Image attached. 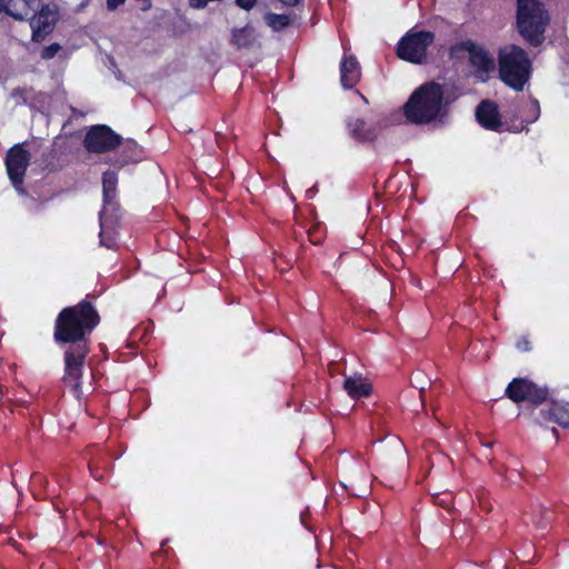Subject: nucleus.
<instances>
[{
	"label": "nucleus",
	"instance_id": "1",
	"mask_svg": "<svg viewBox=\"0 0 569 569\" xmlns=\"http://www.w3.org/2000/svg\"><path fill=\"white\" fill-rule=\"evenodd\" d=\"M0 10L16 20H29L34 42L46 40L59 19L57 6L42 0H0Z\"/></svg>",
	"mask_w": 569,
	"mask_h": 569
},
{
	"label": "nucleus",
	"instance_id": "2",
	"mask_svg": "<svg viewBox=\"0 0 569 569\" xmlns=\"http://www.w3.org/2000/svg\"><path fill=\"white\" fill-rule=\"evenodd\" d=\"M449 101L445 99L443 87L435 81L417 88L403 106L406 119L413 124L441 121L447 116Z\"/></svg>",
	"mask_w": 569,
	"mask_h": 569
},
{
	"label": "nucleus",
	"instance_id": "3",
	"mask_svg": "<svg viewBox=\"0 0 569 569\" xmlns=\"http://www.w3.org/2000/svg\"><path fill=\"white\" fill-rule=\"evenodd\" d=\"M90 296L73 306L72 318V339H73V381L78 380L77 372L79 366L87 355V338L100 322V316L89 300ZM80 387L78 382H73V391Z\"/></svg>",
	"mask_w": 569,
	"mask_h": 569
},
{
	"label": "nucleus",
	"instance_id": "4",
	"mask_svg": "<svg viewBox=\"0 0 569 569\" xmlns=\"http://www.w3.org/2000/svg\"><path fill=\"white\" fill-rule=\"evenodd\" d=\"M499 77L516 91H522L531 76L528 53L516 44H508L498 52Z\"/></svg>",
	"mask_w": 569,
	"mask_h": 569
},
{
	"label": "nucleus",
	"instance_id": "5",
	"mask_svg": "<svg viewBox=\"0 0 569 569\" xmlns=\"http://www.w3.org/2000/svg\"><path fill=\"white\" fill-rule=\"evenodd\" d=\"M548 23V11L539 0H517V26L531 46L541 44Z\"/></svg>",
	"mask_w": 569,
	"mask_h": 569
},
{
	"label": "nucleus",
	"instance_id": "6",
	"mask_svg": "<svg viewBox=\"0 0 569 569\" xmlns=\"http://www.w3.org/2000/svg\"><path fill=\"white\" fill-rule=\"evenodd\" d=\"M69 124L70 119L63 123L61 133L53 139L51 148L43 151L40 158L36 159L34 163L41 171L54 172L69 163L71 157Z\"/></svg>",
	"mask_w": 569,
	"mask_h": 569
},
{
	"label": "nucleus",
	"instance_id": "7",
	"mask_svg": "<svg viewBox=\"0 0 569 569\" xmlns=\"http://www.w3.org/2000/svg\"><path fill=\"white\" fill-rule=\"evenodd\" d=\"M26 146L27 141L13 144L4 158L8 178L19 194H26L24 178L31 162V152Z\"/></svg>",
	"mask_w": 569,
	"mask_h": 569
},
{
	"label": "nucleus",
	"instance_id": "8",
	"mask_svg": "<svg viewBox=\"0 0 569 569\" xmlns=\"http://www.w3.org/2000/svg\"><path fill=\"white\" fill-rule=\"evenodd\" d=\"M433 41L435 34L430 31L410 30L400 39L397 54L402 60L412 63H422L427 58L428 48Z\"/></svg>",
	"mask_w": 569,
	"mask_h": 569
},
{
	"label": "nucleus",
	"instance_id": "9",
	"mask_svg": "<svg viewBox=\"0 0 569 569\" xmlns=\"http://www.w3.org/2000/svg\"><path fill=\"white\" fill-rule=\"evenodd\" d=\"M460 49L468 52L469 63L475 70V76L481 81H486L489 73L496 69L493 56L483 46L471 40L462 41Z\"/></svg>",
	"mask_w": 569,
	"mask_h": 569
},
{
	"label": "nucleus",
	"instance_id": "10",
	"mask_svg": "<svg viewBox=\"0 0 569 569\" xmlns=\"http://www.w3.org/2000/svg\"><path fill=\"white\" fill-rule=\"evenodd\" d=\"M505 395L513 402L529 401L538 405L547 399L548 390L528 379L515 378L506 388Z\"/></svg>",
	"mask_w": 569,
	"mask_h": 569
},
{
	"label": "nucleus",
	"instance_id": "11",
	"mask_svg": "<svg viewBox=\"0 0 569 569\" xmlns=\"http://www.w3.org/2000/svg\"><path fill=\"white\" fill-rule=\"evenodd\" d=\"M121 142L119 134L113 132L106 124L92 126L83 140V144L89 152H108L116 149Z\"/></svg>",
	"mask_w": 569,
	"mask_h": 569
},
{
	"label": "nucleus",
	"instance_id": "12",
	"mask_svg": "<svg viewBox=\"0 0 569 569\" xmlns=\"http://www.w3.org/2000/svg\"><path fill=\"white\" fill-rule=\"evenodd\" d=\"M120 209L107 210L101 209L99 213L100 220V246L108 249H117L120 229Z\"/></svg>",
	"mask_w": 569,
	"mask_h": 569
},
{
	"label": "nucleus",
	"instance_id": "13",
	"mask_svg": "<svg viewBox=\"0 0 569 569\" xmlns=\"http://www.w3.org/2000/svg\"><path fill=\"white\" fill-rule=\"evenodd\" d=\"M361 70L355 56H343L340 61V82L345 89H352L360 80Z\"/></svg>",
	"mask_w": 569,
	"mask_h": 569
},
{
	"label": "nucleus",
	"instance_id": "14",
	"mask_svg": "<svg viewBox=\"0 0 569 569\" xmlns=\"http://www.w3.org/2000/svg\"><path fill=\"white\" fill-rule=\"evenodd\" d=\"M118 174L116 171L108 170L102 176V194L103 206L102 209L119 210L120 204L117 200L118 194Z\"/></svg>",
	"mask_w": 569,
	"mask_h": 569
},
{
	"label": "nucleus",
	"instance_id": "15",
	"mask_svg": "<svg viewBox=\"0 0 569 569\" xmlns=\"http://www.w3.org/2000/svg\"><path fill=\"white\" fill-rule=\"evenodd\" d=\"M476 118L478 122L486 129L497 131L501 127L498 108L492 101H481L476 109Z\"/></svg>",
	"mask_w": 569,
	"mask_h": 569
},
{
	"label": "nucleus",
	"instance_id": "16",
	"mask_svg": "<svg viewBox=\"0 0 569 569\" xmlns=\"http://www.w3.org/2000/svg\"><path fill=\"white\" fill-rule=\"evenodd\" d=\"M540 422H556L563 428H569V402H555L539 411Z\"/></svg>",
	"mask_w": 569,
	"mask_h": 569
},
{
	"label": "nucleus",
	"instance_id": "17",
	"mask_svg": "<svg viewBox=\"0 0 569 569\" xmlns=\"http://www.w3.org/2000/svg\"><path fill=\"white\" fill-rule=\"evenodd\" d=\"M53 338L59 345L71 342V306L64 307L58 315Z\"/></svg>",
	"mask_w": 569,
	"mask_h": 569
},
{
	"label": "nucleus",
	"instance_id": "18",
	"mask_svg": "<svg viewBox=\"0 0 569 569\" xmlns=\"http://www.w3.org/2000/svg\"><path fill=\"white\" fill-rule=\"evenodd\" d=\"M343 389L352 399L368 397L372 390L371 385L361 375L346 377L343 381Z\"/></svg>",
	"mask_w": 569,
	"mask_h": 569
},
{
	"label": "nucleus",
	"instance_id": "19",
	"mask_svg": "<svg viewBox=\"0 0 569 569\" xmlns=\"http://www.w3.org/2000/svg\"><path fill=\"white\" fill-rule=\"evenodd\" d=\"M347 128L351 137L360 141L373 140L377 137L376 129L368 127L360 118H350L347 121Z\"/></svg>",
	"mask_w": 569,
	"mask_h": 569
},
{
	"label": "nucleus",
	"instance_id": "20",
	"mask_svg": "<svg viewBox=\"0 0 569 569\" xmlns=\"http://www.w3.org/2000/svg\"><path fill=\"white\" fill-rule=\"evenodd\" d=\"M232 42L238 48H249L254 42L253 31L248 28L237 29L232 33Z\"/></svg>",
	"mask_w": 569,
	"mask_h": 569
},
{
	"label": "nucleus",
	"instance_id": "21",
	"mask_svg": "<svg viewBox=\"0 0 569 569\" xmlns=\"http://www.w3.org/2000/svg\"><path fill=\"white\" fill-rule=\"evenodd\" d=\"M266 21L274 31H280L289 26L290 19L286 14L268 13Z\"/></svg>",
	"mask_w": 569,
	"mask_h": 569
},
{
	"label": "nucleus",
	"instance_id": "22",
	"mask_svg": "<svg viewBox=\"0 0 569 569\" xmlns=\"http://www.w3.org/2000/svg\"><path fill=\"white\" fill-rule=\"evenodd\" d=\"M60 50V46L58 43H51L47 46L41 51L42 59H51L53 58Z\"/></svg>",
	"mask_w": 569,
	"mask_h": 569
},
{
	"label": "nucleus",
	"instance_id": "23",
	"mask_svg": "<svg viewBox=\"0 0 569 569\" xmlns=\"http://www.w3.org/2000/svg\"><path fill=\"white\" fill-rule=\"evenodd\" d=\"M71 376V349L64 352V376L63 381L67 382Z\"/></svg>",
	"mask_w": 569,
	"mask_h": 569
},
{
	"label": "nucleus",
	"instance_id": "24",
	"mask_svg": "<svg viewBox=\"0 0 569 569\" xmlns=\"http://www.w3.org/2000/svg\"><path fill=\"white\" fill-rule=\"evenodd\" d=\"M234 3L240 9L250 11L257 6L258 0H234Z\"/></svg>",
	"mask_w": 569,
	"mask_h": 569
},
{
	"label": "nucleus",
	"instance_id": "25",
	"mask_svg": "<svg viewBox=\"0 0 569 569\" xmlns=\"http://www.w3.org/2000/svg\"><path fill=\"white\" fill-rule=\"evenodd\" d=\"M11 97L13 99H16L17 103H20V102H26L27 100V97H26V90L22 89V88H14L12 91H11Z\"/></svg>",
	"mask_w": 569,
	"mask_h": 569
},
{
	"label": "nucleus",
	"instance_id": "26",
	"mask_svg": "<svg viewBox=\"0 0 569 569\" xmlns=\"http://www.w3.org/2000/svg\"><path fill=\"white\" fill-rule=\"evenodd\" d=\"M210 1L209 0H189V4L194 9L204 8Z\"/></svg>",
	"mask_w": 569,
	"mask_h": 569
},
{
	"label": "nucleus",
	"instance_id": "27",
	"mask_svg": "<svg viewBox=\"0 0 569 569\" xmlns=\"http://www.w3.org/2000/svg\"><path fill=\"white\" fill-rule=\"evenodd\" d=\"M124 2L126 0H107V8L109 11H113Z\"/></svg>",
	"mask_w": 569,
	"mask_h": 569
},
{
	"label": "nucleus",
	"instance_id": "28",
	"mask_svg": "<svg viewBox=\"0 0 569 569\" xmlns=\"http://www.w3.org/2000/svg\"><path fill=\"white\" fill-rule=\"evenodd\" d=\"M517 348L521 351H529L531 349L530 342L525 338L520 339L517 342Z\"/></svg>",
	"mask_w": 569,
	"mask_h": 569
},
{
	"label": "nucleus",
	"instance_id": "29",
	"mask_svg": "<svg viewBox=\"0 0 569 569\" xmlns=\"http://www.w3.org/2000/svg\"><path fill=\"white\" fill-rule=\"evenodd\" d=\"M532 108L535 110V117L532 119V121H533L538 118V114H539V103L537 100L532 101Z\"/></svg>",
	"mask_w": 569,
	"mask_h": 569
},
{
	"label": "nucleus",
	"instance_id": "30",
	"mask_svg": "<svg viewBox=\"0 0 569 569\" xmlns=\"http://www.w3.org/2000/svg\"><path fill=\"white\" fill-rule=\"evenodd\" d=\"M280 1L287 6H296L299 2V0H280Z\"/></svg>",
	"mask_w": 569,
	"mask_h": 569
},
{
	"label": "nucleus",
	"instance_id": "31",
	"mask_svg": "<svg viewBox=\"0 0 569 569\" xmlns=\"http://www.w3.org/2000/svg\"><path fill=\"white\" fill-rule=\"evenodd\" d=\"M72 113H73V118H74V117H77V116L79 114V112H78L74 108H73V110H72ZM80 116H82V114L80 113Z\"/></svg>",
	"mask_w": 569,
	"mask_h": 569
}]
</instances>
